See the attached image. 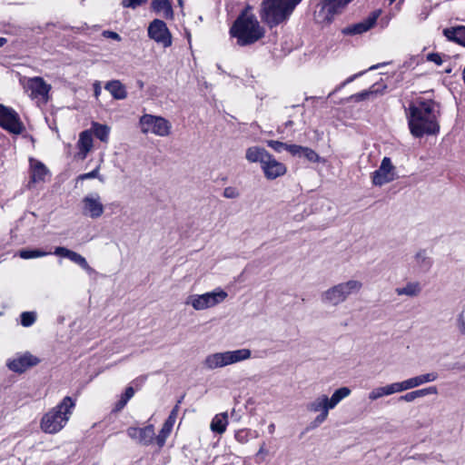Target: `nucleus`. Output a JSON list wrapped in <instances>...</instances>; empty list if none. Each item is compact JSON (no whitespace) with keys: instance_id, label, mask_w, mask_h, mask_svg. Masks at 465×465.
<instances>
[{"instance_id":"obj_1","label":"nucleus","mask_w":465,"mask_h":465,"mask_svg":"<svg viewBox=\"0 0 465 465\" xmlns=\"http://www.w3.org/2000/svg\"><path fill=\"white\" fill-rule=\"evenodd\" d=\"M439 116L438 103L431 99L416 98L410 104L407 114L411 134L415 137L437 134L440 130Z\"/></svg>"},{"instance_id":"obj_2","label":"nucleus","mask_w":465,"mask_h":465,"mask_svg":"<svg viewBox=\"0 0 465 465\" xmlns=\"http://www.w3.org/2000/svg\"><path fill=\"white\" fill-rule=\"evenodd\" d=\"M230 32L241 46L252 45L265 35L264 28L260 25L255 15L247 12H243L239 15L231 27Z\"/></svg>"},{"instance_id":"obj_3","label":"nucleus","mask_w":465,"mask_h":465,"mask_svg":"<svg viewBox=\"0 0 465 465\" xmlns=\"http://www.w3.org/2000/svg\"><path fill=\"white\" fill-rule=\"evenodd\" d=\"M75 401L65 396L60 403L50 409L41 419L40 428L45 433L55 434L62 430L71 418Z\"/></svg>"},{"instance_id":"obj_4","label":"nucleus","mask_w":465,"mask_h":465,"mask_svg":"<svg viewBox=\"0 0 465 465\" xmlns=\"http://www.w3.org/2000/svg\"><path fill=\"white\" fill-rule=\"evenodd\" d=\"M302 0H262L260 17L272 28L287 21Z\"/></svg>"},{"instance_id":"obj_5","label":"nucleus","mask_w":465,"mask_h":465,"mask_svg":"<svg viewBox=\"0 0 465 465\" xmlns=\"http://www.w3.org/2000/svg\"><path fill=\"white\" fill-rule=\"evenodd\" d=\"M252 356L249 349L242 348L234 351H225L208 354L203 361V367L205 370L213 371L221 369L228 365L235 364L246 360Z\"/></svg>"},{"instance_id":"obj_6","label":"nucleus","mask_w":465,"mask_h":465,"mask_svg":"<svg viewBox=\"0 0 465 465\" xmlns=\"http://www.w3.org/2000/svg\"><path fill=\"white\" fill-rule=\"evenodd\" d=\"M139 126L143 134H152L166 137L171 134L172 124L164 117L144 114L139 119Z\"/></svg>"},{"instance_id":"obj_7","label":"nucleus","mask_w":465,"mask_h":465,"mask_svg":"<svg viewBox=\"0 0 465 465\" xmlns=\"http://www.w3.org/2000/svg\"><path fill=\"white\" fill-rule=\"evenodd\" d=\"M227 296L226 292L216 289L203 294H192L187 298L185 304L191 305L196 311H203L223 302Z\"/></svg>"},{"instance_id":"obj_8","label":"nucleus","mask_w":465,"mask_h":465,"mask_svg":"<svg viewBox=\"0 0 465 465\" xmlns=\"http://www.w3.org/2000/svg\"><path fill=\"white\" fill-rule=\"evenodd\" d=\"M0 126L15 134H22L25 129L18 114L14 109L6 107L1 104Z\"/></svg>"},{"instance_id":"obj_9","label":"nucleus","mask_w":465,"mask_h":465,"mask_svg":"<svg viewBox=\"0 0 465 465\" xmlns=\"http://www.w3.org/2000/svg\"><path fill=\"white\" fill-rule=\"evenodd\" d=\"M148 36L164 48L172 45V35L166 24L160 19L153 20L147 29Z\"/></svg>"},{"instance_id":"obj_10","label":"nucleus","mask_w":465,"mask_h":465,"mask_svg":"<svg viewBox=\"0 0 465 465\" xmlns=\"http://www.w3.org/2000/svg\"><path fill=\"white\" fill-rule=\"evenodd\" d=\"M372 183L376 186H382L396 179L395 166L391 158L384 157L380 167L371 174Z\"/></svg>"},{"instance_id":"obj_11","label":"nucleus","mask_w":465,"mask_h":465,"mask_svg":"<svg viewBox=\"0 0 465 465\" xmlns=\"http://www.w3.org/2000/svg\"><path fill=\"white\" fill-rule=\"evenodd\" d=\"M307 410L312 412H320L314 419L312 424L313 427L321 425L327 420L329 411L331 410L329 408L328 396L326 394L319 395L307 404Z\"/></svg>"},{"instance_id":"obj_12","label":"nucleus","mask_w":465,"mask_h":465,"mask_svg":"<svg viewBox=\"0 0 465 465\" xmlns=\"http://www.w3.org/2000/svg\"><path fill=\"white\" fill-rule=\"evenodd\" d=\"M26 90L30 92V96L33 99L40 98L47 101L48 93L51 90V85L47 84L42 77L35 76L29 78L26 84Z\"/></svg>"},{"instance_id":"obj_13","label":"nucleus","mask_w":465,"mask_h":465,"mask_svg":"<svg viewBox=\"0 0 465 465\" xmlns=\"http://www.w3.org/2000/svg\"><path fill=\"white\" fill-rule=\"evenodd\" d=\"M83 213L93 219H97L104 213V205L97 193L88 194L83 199Z\"/></svg>"},{"instance_id":"obj_14","label":"nucleus","mask_w":465,"mask_h":465,"mask_svg":"<svg viewBox=\"0 0 465 465\" xmlns=\"http://www.w3.org/2000/svg\"><path fill=\"white\" fill-rule=\"evenodd\" d=\"M126 432L131 439L144 446L152 444L154 440L153 425H147L144 428L129 427Z\"/></svg>"},{"instance_id":"obj_15","label":"nucleus","mask_w":465,"mask_h":465,"mask_svg":"<svg viewBox=\"0 0 465 465\" xmlns=\"http://www.w3.org/2000/svg\"><path fill=\"white\" fill-rule=\"evenodd\" d=\"M439 375L436 371H431L424 374H420L415 377L409 378L402 381H398L400 385L401 391H405L408 390H411L417 388L425 383L432 382L438 380Z\"/></svg>"},{"instance_id":"obj_16","label":"nucleus","mask_w":465,"mask_h":465,"mask_svg":"<svg viewBox=\"0 0 465 465\" xmlns=\"http://www.w3.org/2000/svg\"><path fill=\"white\" fill-rule=\"evenodd\" d=\"M38 362L39 360L35 356L26 352L15 359L8 361L6 365L9 370L15 372L22 373L28 368L36 365Z\"/></svg>"},{"instance_id":"obj_17","label":"nucleus","mask_w":465,"mask_h":465,"mask_svg":"<svg viewBox=\"0 0 465 465\" xmlns=\"http://www.w3.org/2000/svg\"><path fill=\"white\" fill-rule=\"evenodd\" d=\"M381 14V11H374L372 12L366 19L363 21L357 23L355 25H352L351 26L345 27L342 30V33L344 35H361L362 33L367 32L371 27L374 26V25L377 22V19Z\"/></svg>"},{"instance_id":"obj_18","label":"nucleus","mask_w":465,"mask_h":465,"mask_svg":"<svg viewBox=\"0 0 465 465\" xmlns=\"http://www.w3.org/2000/svg\"><path fill=\"white\" fill-rule=\"evenodd\" d=\"M261 167L265 177L269 180H274L282 176L287 171L286 166L282 163L278 162L272 154H270V159L265 160Z\"/></svg>"},{"instance_id":"obj_19","label":"nucleus","mask_w":465,"mask_h":465,"mask_svg":"<svg viewBox=\"0 0 465 465\" xmlns=\"http://www.w3.org/2000/svg\"><path fill=\"white\" fill-rule=\"evenodd\" d=\"M53 253L56 256H60L70 260L71 262L77 264L78 266H80L82 269L88 272L93 271V269L88 264L86 259L76 252L69 250L65 247L58 246L55 247Z\"/></svg>"},{"instance_id":"obj_20","label":"nucleus","mask_w":465,"mask_h":465,"mask_svg":"<svg viewBox=\"0 0 465 465\" xmlns=\"http://www.w3.org/2000/svg\"><path fill=\"white\" fill-rule=\"evenodd\" d=\"M49 170L40 161L30 159V182L31 183H38L45 182V178L49 176Z\"/></svg>"},{"instance_id":"obj_21","label":"nucleus","mask_w":465,"mask_h":465,"mask_svg":"<svg viewBox=\"0 0 465 465\" xmlns=\"http://www.w3.org/2000/svg\"><path fill=\"white\" fill-rule=\"evenodd\" d=\"M401 392L400 389L399 382H393L387 384L382 387H377L372 389L368 394V398L370 401H374L382 397L390 396L394 393Z\"/></svg>"},{"instance_id":"obj_22","label":"nucleus","mask_w":465,"mask_h":465,"mask_svg":"<svg viewBox=\"0 0 465 465\" xmlns=\"http://www.w3.org/2000/svg\"><path fill=\"white\" fill-rule=\"evenodd\" d=\"M290 153L292 156L303 157L310 163H320L322 161L321 156L314 150L307 146L295 144V146L290 147Z\"/></svg>"},{"instance_id":"obj_23","label":"nucleus","mask_w":465,"mask_h":465,"mask_svg":"<svg viewBox=\"0 0 465 465\" xmlns=\"http://www.w3.org/2000/svg\"><path fill=\"white\" fill-rule=\"evenodd\" d=\"M432 263V259L428 255L425 250L419 251L413 257V267L420 273L428 272Z\"/></svg>"},{"instance_id":"obj_24","label":"nucleus","mask_w":465,"mask_h":465,"mask_svg":"<svg viewBox=\"0 0 465 465\" xmlns=\"http://www.w3.org/2000/svg\"><path fill=\"white\" fill-rule=\"evenodd\" d=\"M321 300L322 303L331 306H338L344 302L338 284L324 291L321 295Z\"/></svg>"},{"instance_id":"obj_25","label":"nucleus","mask_w":465,"mask_h":465,"mask_svg":"<svg viewBox=\"0 0 465 465\" xmlns=\"http://www.w3.org/2000/svg\"><path fill=\"white\" fill-rule=\"evenodd\" d=\"M77 148L79 150L78 156L80 159L84 160L86 158L87 153L93 148V135L92 133L88 130L83 131L77 142Z\"/></svg>"},{"instance_id":"obj_26","label":"nucleus","mask_w":465,"mask_h":465,"mask_svg":"<svg viewBox=\"0 0 465 465\" xmlns=\"http://www.w3.org/2000/svg\"><path fill=\"white\" fill-rule=\"evenodd\" d=\"M341 297L345 302L351 295L357 294L362 289L363 283L359 280H349L338 283Z\"/></svg>"},{"instance_id":"obj_27","label":"nucleus","mask_w":465,"mask_h":465,"mask_svg":"<svg viewBox=\"0 0 465 465\" xmlns=\"http://www.w3.org/2000/svg\"><path fill=\"white\" fill-rule=\"evenodd\" d=\"M270 153L264 148L259 146L249 147L246 150L245 158L250 163H260L261 166L264 163L265 160L270 159Z\"/></svg>"},{"instance_id":"obj_28","label":"nucleus","mask_w":465,"mask_h":465,"mask_svg":"<svg viewBox=\"0 0 465 465\" xmlns=\"http://www.w3.org/2000/svg\"><path fill=\"white\" fill-rule=\"evenodd\" d=\"M444 36L451 42L465 46V26L457 25L443 29Z\"/></svg>"},{"instance_id":"obj_29","label":"nucleus","mask_w":465,"mask_h":465,"mask_svg":"<svg viewBox=\"0 0 465 465\" xmlns=\"http://www.w3.org/2000/svg\"><path fill=\"white\" fill-rule=\"evenodd\" d=\"M104 89L116 100H124L127 97L126 88L119 80L107 82L104 85Z\"/></svg>"},{"instance_id":"obj_30","label":"nucleus","mask_w":465,"mask_h":465,"mask_svg":"<svg viewBox=\"0 0 465 465\" xmlns=\"http://www.w3.org/2000/svg\"><path fill=\"white\" fill-rule=\"evenodd\" d=\"M421 284L417 282H408L403 287L395 289V292L399 296L417 297L421 292Z\"/></svg>"},{"instance_id":"obj_31","label":"nucleus","mask_w":465,"mask_h":465,"mask_svg":"<svg viewBox=\"0 0 465 465\" xmlns=\"http://www.w3.org/2000/svg\"><path fill=\"white\" fill-rule=\"evenodd\" d=\"M430 394H438V389L436 386H430L427 388L416 390L410 391L400 397V401H404L406 402H411L416 400L417 398H421Z\"/></svg>"},{"instance_id":"obj_32","label":"nucleus","mask_w":465,"mask_h":465,"mask_svg":"<svg viewBox=\"0 0 465 465\" xmlns=\"http://www.w3.org/2000/svg\"><path fill=\"white\" fill-rule=\"evenodd\" d=\"M228 425V414L227 412H222L216 414L210 424V429L213 432L223 434L225 432Z\"/></svg>"},{"instance_id":"obj_33","label":"nucleus","mask_w":465,"mask_h":465,"mask_svg":"<svg viewBox=\"0 0 465 465\" xmlns=\"http://www.w3.org/2000/svg\"><path fill=\"white\" fill-rule=\"evenodd\" d=\"M152 9L155 13H162L164 18L172 19L173 17V11L170 0L152 1Z\"/></svg>"},{"instance_id":"obj_34","label":"nucleus","mask_w":465,"mask_h":465,"mask_svg":"<svg viewBox=\"0 0 465 465\" xmlns=\"http://www.w3.org/2000/svg\"><path fill=\"white\" fill-rule=\"evenodd\" d=\"M351 391L348 387H341L337 389L331 398L328 397L329 408L334 409L342 400L351 394Z\"/></svg>"},{"instance_id":"obj_35","label":"nucleus","mask_w":465,"mask_h":465,"mask_svg":"<svg viewBox=\"0 0 465 465\" xmlns=\"http://www.w3.org/2000/svg\"><path fill=\"white\" fill-rule=\"evenodd\" d=\"M381 93L380 88L373 84L370 89L352 94L350 99L353 102H361L370 99L372 95Z\"/></svg>"},{"instance_id":"obj_36","label":"nucleus","mask_w":465,"mask_h":465,"mask_svg":"<svg viewBox=\"0 0 465 465\" xmlns=\"http://www.w3.org/2000/svg\"><path fill=\"white\" fill-rule=\"evenodd\" d=\"M93 131L96 138L102 142H107L110 129L107 125L100 124L98 123L93 124Z\"/></svg>"},{"instance_id":"obj_37","label":"nucleus","mask_w":465,"mask_h":465,"mask_svg":"<svg viewBox=\"0 0 465 465\" xmlns=\"http://www.w3.org/2000/svg\"><path fill=\"white\" fill-rule=\"evenodd\" d=\"M173 430V427L163 423L161 430L159 431V434L157 436L154 435V440L159 446V448H162L164 446L166 439L169 437Z\"/></svg>"},{"instance_id":"obj_38","label":"nucleus","mask_w":465,"mask_h":465,"mask_svg":"<svg viewBox=\"0 0 465 465\" xmlns=\"http://www.w3.org/2000/svg\"><path fill=\"white\" fill-rule=\"evenodd\" d=\"M51 252H43L41 250H27V249H24V250L19 251L18 255L22 259L28 260V259H35V258L44 257V256H46V255H48Z\"/></svg>"},{"instance_id":"obj_39","label":"nucleus","mask_w":465,"mask_h":465,"mask_svg":"<svg viewBox=\"0 0 465 465\" xmlns=\"http://www.w3.org/2000/svg\"><path fill=\"white\" fill-rule=\"evenodd\" d=\"M37 318V314L35 312H24L20 315L21 325L24 327L32 326Z\"/></svg>"},{"instance_id":"obj_40","label":"nucleus","mask_w":465,"mask_h":465,"mask_svg":"<svg viewBox=\"0 0 465 465\" xmlns=\"http://www.w3.org/2000/svg\"><path fill=\"white\" fill-rule=\"evenodd\" d=\"M267 144L269 147L273 149L276 153H282L283 150H286L287 152L290 153V147L295 146V144H289L286 143H282L280 141H274V140L267 141Z\"/></svg>"},{"instance_id":"obj_41","label":"nucleus","mask_w":465,"mask_h":465,"mask_svg":"<svg viewBox=\"0 0 465 465\" xmlns=\"http://www.w3.org/2000/svg\"><path fill=\"white\" fill-rule=\"evenodd\" d=\"M251 430L248 429H242L235 432L234 438L235 440L241 443L245 444L249 441Z\"/></svg>"},{"instance_id":"obj_42","label":"nucleus","mask_w":465,"mask_h":465,"mask_svg":"<svg viewBox=\"0 0 465 465\" xmlns=\"http://www.w3.org/2000/svg\"><path fill=\"white\" fill-rule=\"evenodd\" d=\"M456 325L460 333L465 335V309H462L457 315Z\"/></svg>"},{"instance_id":"obj_43","label":"nucleus","mask_w":465,"mask_h":465,"mask_svg":"<svg viewBox=\"0 0 465 465\" xmlns=\"http://www.w3.org/2000/svg\"><path fill=\"white\" fill-rule=\"evenodd\" d=\"M180 403H181V401H178L177 404L171 411V412H170L168 418L166 419V420L164 421V423L173 427L176 418H177V415H178Z\"/></svg>"},{"instance_id":"obj_44","label":"nucleus","mask_w":465,"mask_h":465,"mask_svg":"<svg viewBox=\"0 0 465 465\" xmlns=\"http://www.w3.org/2000/svg\"><path fill=\"white\" fill-rule=\"evenodd\" d=\"M223 196L227 199H235L240 196V193L235 187L228 186L223 190Z\"/></svg>"},{"instance_id":"obj_45","label":"nucleus","mask_w":465,"mask_h":465,"mask_svg":"<svg viewBox=\"0 0 465 465\" xmlns=\"http://www.w3.org/2000/svg\"><path fill=\"white\" fill-rule=\"evenodd\" d=\"M146 1L147 0H123L122 5L125 8L135 9Z\"/></svg>"},{"instance_id":"obj_46","label":"nucleus","mask_w":465,"mask_h":465,"mask_svg":"<svg viewBox=\"0 0 465 465\" xmlns=\"http://www.w3.org/2000/svg\"><path fill=\"white\" fill-rule=\"evenodd\" d=\"M94 178H99V167H96L92 172L83 173V174L79 175V177H78V179L82 180V181L88 180V179H94Z\"/></svg>"},{"instance_id":"obj_47","label":"nucleus","mask_w":465,"mask_h":465,"mask_svg":"<svg viewBox=\"0 0 465 465\" xmlns=\"http://www.w3.org/2000/svg\"><path fill=\"white\" fill-rule=\"evenodd\" d=\"M102 35L105 38H111V39H114L118 42H120L122 40V37L120 36L119 34L113 32V31H109V30L104 31L102 33Z\"/></svg>"},{"instance_id":"obj_48","label":"nucleus","mask_w":465,"mask_h":465,"mask_svg":"<svg viewBox=\"0 0 465 465\" xmlns=\"http://www.w3.org/2000/svg\"><path fill=\"white\" fill-rule=\"evenodd\" d=\"M427 60L430 62H433L438 65L442 64V59L440 54L431 53L427 55Z\"/></svg>"},{"instance_id":"obj_49","label":"nucleus","mask_w":465,"mask_h":465,"mask_svg":"<svg viewBox=\"0 0 465 465\" xmlns=\"http://www.w3.org/2000/svg\"><path fill=\"white\" fill-rule=\"evenodd\" d=\"M127 402L128 401L121 396V399L115 403V405L113 409V411L118 412V411H122L125 407Z\"/></svg>"},{"instance_id":"obj_50","label":"nucleus","mask_w":465,"mask_h":465,"mask_svg":"<svg viewBox=\"0 0 465 465\" xmlns=\"http://www.w3.org/2000/svg\"><path fill=\"white\" fill-rule=\"evenodd\" d=\"M364 74V72H360L358 74H355L350 77H348L343 83H341L339 86H338V89H341L342 87H344L346 84L351 83L352 81H354L357 77L362 75Z\"/></svg>"},{"instance_id":"obj_51","label":"nucleus","mask_w":465,"mask_h":465,"mask_svg":"<svg viewBox=\"0 0 465 465\" xmlns=\"http://www.w3.org/2000/svg\"><path fill=\"white\" fill-rule=\"evenodd\" d=\"M364 74V72H360L358 74H355L350 77H348L343 83H341L339 86H338V89H341L342 87H344L346 84L351 83L352 81H354L357 77L362 75Z\"/></svg>"},{"instance_id":"obj_52","label":"nucleus","mask_w":465,"mask_h":465,"mask_svg":"<svg viewBox=\"0 0 465 465\" xmlns=\"http://www.w3.org/2000/svg\"><path fill=\"white\" fill-rule=\"evenodd\" d=\"M134 395V390L132 386H129L125 389L124 393L122 395L124 399H125L127 401L132 399Z\"/></svg>"},{"instance_id":"obj_53","label":"nucleus","mask_w":465,"mask_h":465,"mask_svg":"<svg viewBox=\"0 0 465 465\" xmlns=\"http://www.w3.org/2000/svg\"><path fill=\"white\" fill-rule=\"evenodd\" d=\"M93 87H94V94L95 98H98L102 93L101 83L99 81H95L93 84Z\"/></svg>"},{"instance_id":"obj_54","label":"nucleus","mask_w":465,"mask_h":465,"mask_svg":"<svg viewBox=\"0 0 465 465\" xmlns=\"http://www.w3.org/2000/svg\"><path fill=\"white\" fill-rule=\"evenodd\" d=\"M267 453H268V451H267V450L265 449V443L263 442V443L261 445V447H260V449H259V450H258V452H257V456H259V455H266Z\"/></svg>"},{"instance_id":"obj_55","label":"nucleus","mask_w":465,"mask_h":465,"mask_svg":"<svg viewBox=\"0 0 465 465\" xmlns=\"http://www.w3.org/2000/svg\"><path fill=\"white\" fill-rule=\"evenodd\" d=\"M275 430V424L274 423H271L269 426H268V431L269 433L272 434Z\"/></svg>"},{"instance_id":"obj_56","label":"nucleus","mask_w":465,"mask_h":465,"mask_svg":"<svg viewBox=\"0 0 465 465\" xmlns=\"http://www.w3.org/2000/svg\"><path fill=\"white\" fill-rule=\"evenodd\" d=\"M7 43V39L5 37H0V47L4 46Z\"/></svg>"},{"instance_id":"obj_57","label":"nucleus","mask_w":465,"mask_h":465,"mask_svg":"<svg viewBox=\"0 0 465 465\" xmlns=\"http://www.w3.org/2000/svg\"><path fill=\"white\" fill-rule=\"evenodd\" d=\"M381 65V64H375V65H371V66L369 68V70H370V71L375 70V69L379 68Z\"/></svg>"},{"instance_id":"obj_58","label":"nucleus","mask_w":465,"mask_h":465,"mask_svg":"<svg viewBox=\"0 0 465 465\" xmlns=\"http://www.w3.org/2000/svg\"><path fill=\"white\" fill-rule=\"evenodd\" d=\"M137 84L141 89L143 87V83L142 81H138Z\"/></svg>"},{"instance_id":"obj_59","label":"nucleus","mask_w":465,"mask_h":465,"mask_svg":"<svg viewBox=\"0 0 465 465\" xmlns=\"http://www.w3.org/2000/svg\"><path fill=\"white\" fill-rule=\"evenodd\" d=\"M285 125H286V126H291V125H292V121H288V122H286Z\"/></svg>"},{"instance_id":"obj_60","label":"nucleus","mask_w":465,"mask_h":465,"mask_svg":"<svg viewBox=\"0 0 465 465\" xmlns=\"http://www.w3.org/2000/svg\"><path fill=\"white\" fill-rule=\"evenodd\" d=\"M177 1H178L179 5L182 7V6H183V0H177Z\"/></svg>"},{"instance_id":"obj_61","label":"nucleus","mask_w":465,"mask_h":465,"mask_svg":"<svg viewBox=\"0 0 465 465\" xmlns=\"http://www.w3.org/2000/svg\"><path fill=\"white\" fill-rule=\"evenodd\" d=\"M396 0H389L390 4H392L393 2H395ZM403 0H401V2H402Z\"/></svg>"},{"instance_id":"obj_62","label":"nucleus","mask_w":465,"mask_h":465,"mask_svg":"<svg viewBox=\"0 0 465 465\" xmlns=\"http://www.w3.org/2000/svg\"><path fill=\"white\" fill-rule=\"evenodd\" d=\"M339 89L338 87L335 89V91H332V94H335V92H337Z\"/></svg>"}]
</instances>
